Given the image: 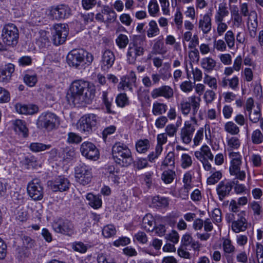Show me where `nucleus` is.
I'll list each match as a JSON object with an SVG mask.
<instances>
[{"label":"nucleus","instance_id":"14","mask_svg":"<svg viewBox=\"0 0 263 263\" xmlns=\"http://www.w3.org/2000/svg\"><path fill=\"white\" fill-rule=\"evenodd\" d=\"M49 14L55 20L65 19L71 14V10L67 5L62 4L52 6Z\"/></svg>","mask_w":263,"mask_h":263},{"label":"nucleus","instance_id":"46","mask_svg":"<svg viewBox=\"0 0 263 263\" xmlns=\"http://www.w3.org/2000/svg\"><path fill=\"white\" fill-rule=\"evenodd\" d=\"M133 84L134 83H132L129 80H127V78L125 77H123L121 81L118 85V89L120 90H126V89H128L130 91H132L133 90Z\"/></svg>","mask_w":263,"mask_h":263},{"label":"nucleus","instance_id":"55","mask_svg":"<svg viewBox=\"0 0 263 263\" xmlns=\"http://www.w3.org/2000/svg\"><path fill=\"white\" fill-rule=\"evenodd\" d=\"M181 166L183 168H186L192 164V160L190 156L186 154H183L181 156Z\"/></svg>","mask_w":263,"mask_h":263},{"label":"nucleus","instance_id":"4","mask_svg":"<svg viewBox=\"0 0 263 263\" xmlns=\"http://www.w3.org/2000/svg\"><path fill=\"white\" fill-rule=\"evenodd\" d=\"M246 213L245 211H241L238 214H231L227 217L228 222H231L232 231L238 233L245 231L248 228V221L246 218Z\"/></svg>","mask_w":263,"mask_h":263},{"label":"nucleus","instance_id":"38","mask_svg":"<svg viewBox=\"0 0 263 263\" xmlns=\"http://www.w3.org/2000/svg\"><path fill=\"white\" fill-rule=\"evenodd\" d=\"M176 173L175 171L172 170H167L162 173L161 179L165 183L169 184L173 182Z\"/></svg>","mask_w":263,"mask_h":263},{"label":"nucleus","instance_id":"24","mask_svg":"<svg viewBox=\"0 0 263 263\" xmlns=\"http://www.w3.org/2000/svg\"><path fill=\"white\" fill-rule=\"evenodd\" d=\"M154 219L151 214H147L143 218L141 227L147 232L154 231L155 229Z\"/></svg>","mask_w":263,"mask_h":263},{"label":"nucleus","instance_id":"8","mask_svg":"<svg viewBox=\"0 0 263 263\" xmlns=\"http://www.w3.org/2000/svg\"><path fill=\"white\" fill-rule=\"evenodd\" d=\"M86 51L82 49L71 50L67 56V63L70 67L81 69L84 65Z\"/></svg>","mask_w":263,"mask_h":263},{"label":"nucleus","instance_id":"22","mask_svg":"<svg viewBox=\"0 0 263 263\" xmlns=\"http://www.w3.org/2000/svg\"><path fill=\"white\" fill-rule=\"evenodd\" d=\"M219 84L222 87L228 86L232 90H235L238 88L239 78L237 76H234L231 78L224 77L221 79Z\"/></svg>","mask_w":263,"mask_h":263},{"label":"nucleus","instance_id":"17","mask_svg":"<svg viewBox=\"0 0 263 263\" xmlns=\"http://www.w3.org/2000/svg\"><path fill=\"white\" fill-rule=\"evenodd\" d=\"M151 96L154 99L159 97H163L169 100L173 97L174 91L171 86L163 85L154 89L151 92Z\"/></svg>","mask_w":263,"mask_h":263},{"label":"nucleus","instance_id":"44","mask_svg":"<svg viewBox=\"0 0 263 263\" xmlns=\"http://www.w3.org/2000/svg\"><path fill=\"white\" fill-rule=\"evenodd\" d=\"M222 248L224 253L227 254L233 253L235 252V247L230 239H224L222 242Z\"/></svg>","mask_w":263,"mask_h":263},{"label":"nucleus","instance_id":"5","mask_svg":"<svg viewBox=\"0 0 263 263\" xmlns=\"http://www.w3.org/2000/svg\"><path fill=\"white\" fill-rule=\"evenodd\" d=\"M1 38L3 42L9 47H14L18 43L19 31L13 24H6L2 31Z\"/></svg>","mask_w":263,"mask_h":263},{"label":"nucleus","instance_id":"63","mask_svg":"<svg viewBox=\"0 0 263 263\" xmlns=\"http://www.w3.org/2000/svg\"><path fill=\"white\" fill-rule=\"evenodd\" d=\"M236 258L237 261L239 263H247L248 260L247 253L244 251L237 253Z\"/></svg>","mask_w":263,"mask_h":263},{"label":"nucleus","instance_id":"45","mask_svg":"<svg viewBox=\"0 0 263 263\" xmlns=\"http://www.w3.org/2000/svg\"><path fill=\"white\" fill-rule=\"evenodd\" d=\"M102 100L106 107L107 112L108 114H115L116 113L115 111H112L111 109L112 98L109 99L107 97V92L105 91H103L102 92Z\"/></svg>","mask_w":263,"mask_h":263},{"label":"nucleus","instance_id":"23","mask_svg":"<svg viewBox=\"0 0 263 263\" xmlns=\"http://www.w3.org/2000/svg\"><path fill=\"white\" fill-rule=\"evenodd\" d=\"M229 157L231 159L229 171L240 169L242 164V157L240 154L239 153L231 152L229 154Z\"/></svg>","mask_w":263,"mask_h":263},{"label":"nucleus","instance_id":"27","mask_svg":"<svg viewBox=\"0 0 263 263\" xmlns=\"http://www.w3.org/2000/svg\"><path fill=\"white\" fill-rule=\"evenodd\" d=\"M201 66L205 71L210 72L215 69L216 62L212 58H204L201 61Z\"/></svg>","mask_w":263,"mask_h":263},{"label":"nucleus","instance_id":"16","mask_svg":"<svg viewBox=\"0 0 263 263\" xmlns=\"http://www.w3.org/2000/svg\"><path fill=\"white\" fill-rule=\"evenodd\" d=\"M234 186V182L231 180H222L216 186V191L219 200L223 201L230 195Z\"/></svg>","mask_w":263,"mask_h":263},{"label":"nucleus","instance_id":"1","mask_svg":"<svg viewBox=\"0 0 263 263\" xmlns=\"http://www.w3.org/2000/svg\"><path fill=\"white\" fill-rule=\"evenodd\" d=\"M96 96V89L89 82L82 79L74 80L67 93V100L74 106H85L92 103Z\"/></svg>","mask_w":263,"mask_h":263},{"label":"nucleus","instance_id":"7","mask_svg":"<svg viewBox=\"0 0 263 263\" xmlns=\"http://www.w3.org/2000/svg\"><path fill=\"white\" fill-rule=\"evenodd\" d=\"M68 32L69 29L66 24H58L54 25L52 30L53 43L56 46L63 44L66 41Z\"/></svg>","mask_w":263,"mask_h":263},{"label":"nucleus","instance_id":"61","mask_svg":"<svg viewBox=\"0 0 263 263\" xmlns=\"http://www.w3.org/2000/svg\"><path fill=\"white\" fill-rule=\"evenodd\" d=\"M228 145L231 149H237L240 146V142L238 138L232 137L228 140Z\"/></svg>","mask_w":263,"mask_h":263},{"label":"nucleus","instance_id":"59","mask_svg":"<svg viewBox=\"0 0 263 263\" xmlns=\"http://www.w3.org/2000/svg\"><path fill=\"white\" fill-rule=\"evenodd\" d=\"M134 166L138 170L143 169L148 165V162L146 159L138 158L134 162Z\"/></svg>","mask_w":263,"mask_h":263},{"label":"nucleus","instance_id":"28","mask_svg":"<svg viewBox=\"0 0 263 263\" xmlns=\"http://www.w3.org/2000/svg\"><path fill=\"white\" fill-rule=\"evenodd\" d=\"M86 198L89 201V205L93 208L97 209L102 206V200L99 196L88 193L86 195Z\"/></svg>","mask_w":263,"mask_h":263},{"label":"nucleus","instance_id":"37","mask_svg":"<svg viewBox=\"0 0 263 263\" xmlns=\"http://www.w3.org/2000/svg\"><path fill=\"white\" fill-rule=\"evenodd\" d=\"M175 154L173 152H170L165 156L161 164V169H164L167 166H174Z\"/></svg>","mask_w":263,"mask_h":263},{"label":"nucleus","instance_id":"12","mask_svg":"<svg viewBox=\"0 0 263 263\" xmlns=\"http://www.w3.org/2000/svg\"><path fill=\"white\" fill-rule=\"evenodd\" d=\"M27 192L29 196L34 200H40L43 198V187L39 179H33L28 183Z\"/></svg>","mask_w":263,"mask_h":263},{"label":"nucleus","instance_id":"54","mask_svg":"<svg viewBox=\"0 0 263 263\" xmlns=\"http://www.w3.org/2000/svg\"><path fill=\"white\" fill-rule=\"evenodd\" d=\"M148 12L152 15H154L159 10V7L157 0H151L148 6Z\"/></svg>","mask_w":263,"mask_h":263},{"label":"nucleus","instance_id":"50","mask_svg":"<svg viewBox=\"0 0 263 263\" xmlns=\"http://www.w3.org/2000/svg\"><path fill=\"white\" fill-rule=\"evenodd\" d=\"M72 249L81 253H85L87 250V247L81 241L74 242L72 244Z\"/></svg>","mask_w":263,"mask_h":263},{"label":"nucleus","instance_id":"26","mask_svg":"<svg viewBox=\"0 0 263 263\" xmlns=\"http://www.w3.org/2000/svg\"><path fill=\"white\" fill-rule=\"evenodd\" d=\"M13 128L16 133L26 137L28 136V129L25 122L21 120H16L13 123Z\"/></svg>","mask_w":263,"mask_h":263},{"label":"nucleus","instance_id":"20","mask_svg":"<svg viewBox=\"0 0 263 263\" xmlns=\"http://www.w3.org/2000/svg\"><path fill=\"white\" fill-rule=\"evenodd\" d=\"M14 67L13 64L9 63L0 70V82L7 83L10 81L11 75L14 71Z\"/></svg>","mask_w":263,"mask_h":263},{"label":"nucleus","instance_id":"31","mask_svg":"<svg viewBox=\"0 0 263 263\" xmlns=\"http://www.w3.org/2000/svg\"><path fill=\"white\" fill-rule=\"evenodd\" d=\"M102 13L106 15V23L114 22L117 17L116 13L108 6H104L102 8Z\"/></svg>","mask_w":263,"mask_h":263},{"label":"nucleus","instance_id":"29","mask_svg":"<svg viewBox=\"0 0 263 263\" xmlns=\"http://www.w3.org/2000/svg\"><path fill=\"white\" fill-rule=\"evenodd\" d=\"M189 100L192 103L193 115V116L191 118V119L192 121L196 123L197 120L195 117V115L197 113V111L199 108L201 99L199 97L192 96L189 97Z\"/></svg>","mask_w":263,"mask_h":263},{"label":"nucleus","instance_id":"49","mask_svg":"<svg viewBox=\"0 0 263 263\" xmlns=\"http://www.w3.org/2000/svg\"><path fill=\"white\" fill-rule=\"evenodd\" d=\"M224 39L230 48H233L235 45L234 34L231 30L228 31L224 35Z\"/></svg>","mask_w":263,"mask_h":263},{"label":"nucleus","instance_id":"19","mask_svg":"<svg viewBox=\"0 0 263 263\" xmlns=\"http://www.w3.org/2000/svg\"><path fill=\"white\" fill-rule=\"evenodd\" d=\"M195 130V126L190 121L185 122L184 126L180 132V137L184 143L189 144L191 142Z\"/></svg>","mask_w":263,"mask_h":263},{"label":"nucleus","instance_id":"48","mask_svg":"<svg viewBox=\"0 0 263 263\" xmlns=\"http://www.w3.org/2000/svg\"><path fill=\"white\" fill-rule=\"evenodd\" d=\"M21 239L23 245L26 249H31L35 246V240L32 239L30 236L26 235H22Z\"/></svg>","mask_w":263,"mask_h":263},{"label":"nucleus","instance_id":"10","mask_svg":"<svg viewBox=\"0 0 263 263\" xmlns=\"http://www.w3.org/2000/svg\"><path fill=\"white\" fill-rule=\"evenodd\" d=\"M144 53V49L140 43L134 40L129 44L126 53L127 61L130 64L135 63L138 57L142 56Z\"/></svg>","mask_w":263,"mask_h":263},{"label":"nucleus","instance_id":"62","mask_svg":"<svg viewBox=\"0 0 263 263\" xmlns=\"http://www.w3.org/2000/svg\"><path fill=\"white\" fill-rule=\"evenodd\" d=\"M212 218L214 223H219L221 222V212L219 209L215 208L213 210L212 214Z\"/></svg>","mask_w":263,"mask_h":263},{"label":"nucleus","instance_id":"42","mask_svg":"<svg viewBox=\"0 0 263 263\" xmlns=\"http://www.w3.org/2000/svg\"><path fill=\"white\" fill-rule=\"evenodd\" d=\"M116 43L120 49H124L129 44V40L127 35L120 34L116 40Z\"/></svg>","mask_w":263,"mask_h":263},{"label":"nucleus","instance_id":"52","mask_svg":"<svg viewBox=\"0 0 263 263\" xmlns=\"http://www.w3.org/2000/svg\"><path fill=\"white\" fill-rule=\"evenodd\" d=\"M252 140L253 143L258 144L263 141V136L260 130H254L252 134Z\"/></svg>","mask_w":263,"mask_h":263},{"label":"nucleus","instance_id":"57","mask_svg":"<svg viewBox=\"0 0 263 263\" xmlns=\"http://www.w3.org/2000/svg\"><path fill=\"white\" fill-rule=\"evenodd\" d=\"M67 141L69 143H78L82 141V138L78 134L70 132L68 134Z\"/></svg>","mask_w":263,"mask_h":263},{"label":"nucleus","instance_id":"30","mask_svg":"<svg viewBox=\"0 0 263 263\" xmlns=\"http://www.w3.org/2000/svg\"><path fill=\"white\" fill-rule=\"evenodd\" d=\"M168 204L166 198L159 196H155L152 198L151 206L155 208H164Z\"/></svg>","mask_w":263,"mask_h":263},{"label":"nucleus","instance_id":"41","mask_svg":"<svg viewBox=\"0 0 263 263\" xmlns=\"http://www.w3.org/2000/svg\"><path fill=\"white\" fill-rule=\"evenodd\" d=\"M149 146V143L147 139L139 140L136 144V150L139 153H144L146 152Z\"/></svg>","mask_w":263,"mask_h":263},{"label":"nucleus","instance_id":"2","mask_svg":"<svg viewBox=\"0 0 263 263\" xmlns=\"http://www.w3.org/2000/svg\"><path fill=\"white\" fill-rule=\"evenodd\" d=\"M112 155L115 161L122 166H128L133 162L130 149L123 143H115L112 147Z\"/></svg>","mask_w":263,"mask_h":263},{"label":"nucleus","instance_id":"35","mask_svg":"<svg viewBox=\"0 0 263 263\" xmlns=\"http://www.w3.org/2000/svg\"><path fill=\"white\" fill-rule=\"evenodd\" d=\"M51 147L50 144H45L42 143L33 142L29 145L30 149L35 153L40 152L49 149Z\"/></svg>","mask_w":263,"mask_h":263},{"label":"nucleus","instance_id":"32","mask_svg":"<svg viewBox=\"0 0 263 263\" xmlns=\"http://www.w3.org/2000/svg\"><path fill=\"white\" fill-rule=\"evenodd\" d=\"M167 108L165 104L156 102L153 104L152 113L155 116L161 115L166 111Z\"/></svg>","mask_w":263,"mask_h":263},{"label":"nucleus","instance_id":"34","mask_svg":"<svg viewBox=\"0 0 263 263\" xmlns=\"http://www.w3.org/2000/svg\"><path fill=\"white\" fill-rule=\"evenodd\" d=\"M189 99V98H188ZM192 103L190 100L188 101L183 99L178 105V108L183 115L187 116L191 110Z\"/></svg>","mask_w":263,"mask_h":263},{"label":"nucleus","instance_id":"9","mask_svg":"<svg viewBox=\"0 0 263 263\" xmlns=\"http://www.w3.org/2000/svg\"><path fill=\"white\" fill-rule=\"evenodd\" d=\"M52 228L55 232L68 236L76 233L73 223L68 219H58L53 223Z\"/></svg>","mask_w":263,"mask_h":263},{"label":"nucleus","instance_id":"39","mask_svg":"<svg viewBox=\"0 0 263 263\" xmlns=\"http://www.w3.org/2000/svg\"><path fill=\"white\" fill-rule=\"evenodd\" d=\"M152 50V52L155 54H163L166 52L162 40H158L155 43Z\"/></svg>","mask_w":263,"mask_h":263},{"label":"nucleus","instance_id":"47","mask_svg":"<svg viewBox=\"0 0 263 263\" xmlns=\"http://www.w3.org/2000/svg\"><path fill=\"white\" fill-rule=\"evenodd\" d=\"M116 233V230L114 226L108 224L105 226L102 230V234L106 238H110Z\"/></svg>","mask_w":263,"mask_h":263},{"label":"nucleus","instance_id":"3","mask_svg":"<svg viewBox=\"0 0 263 263\" xmlns=\"http://www.w3.org/2000/svg\"><path fill=\"white\" fill-rule=\"evenodd\" d=\"M60 124L59 118L55 114L51 112L42 113L36 122L38 128H45L47 131H51Z\"/></svg>","mask_w":263,"mask_h":263},{"label":"nucleus","instance_id":"13","mask_svg":"<svg viewBox=\"0 0 263 263\" xmlns=\"http://www.w3.org/2000/svg\"><path fill=\"white\" fill-rule=\"evenodd\" d=\"M80 152L84 157L91 160H97L100 156L98 149L90 142H83L81 145Z\"/></svg>","mask_w":263,"mask_h":263},{"label":"nucleus","instance_id":"36","mask_svg":"<svg viewBox=\"0 0 263 263\" xmlns=\"http://www.w3.org/2000/svg\"><path fill=\"white\" fill-rule=\"evenodd\" d=\"M224 129L232 135H236L239 133V127L232 121L227 122L224 125Z\"/></svg>","mask_w":263,"mask_h":263},{"label":"nucleus","instance_id":"6","mask_svg":"<svg viewBox=\"0 0 263 263\" xmlns=\"http://www.w3.org/2000/svg\"><path fill=\"white\" fill-rule=\"evenodd\" d=\"M99 122L98 117L93 114H86L79 120V128L86 135H89L95 130Z\"/></svg>","mask_w":263,"mask_h":263},{"label":"nucleus","instance_id":"21","mask_svg":"<svg viewBox=\"0 0 263 263\" xmlns=\"http://www.w3.org/2000/svg\"><path fill=\"white\" fill-rule=\"evenodd\" d=\"M211 12L208 13L203 16L202 19L199 20V28L204 34L208 33L211 30Z\"/></svg>","mask_w":263,"mask_h":263},{"label":"nucleus","instance_id":"15","mask_svg":"<svg viewBox=\"0 0 263 263\" xmlns=\"http://www.w3.org/2000/svg\"><path fill=\"white\" fill-rule=\"evenodd\" d=\"M48 184L53 192L67 191L71 185L69 180L63 176H58L54 180L48 182Z\"/></svg>","mask_w":263,"mask_h":263},{"label":"nucleus","instance_id":"25","mask_svg":"<svg viewBox=\"0 0 263 263\" xmlns=\"http://www.w3.org/2000/svg\"><path fill=\"white\" fill-rule=\"evenodd\" d=\"M16 110L21 114L33 115L38 112L39 108L35 105H17Z\"/></svg>","mask_w":263,"mask_h":263},{"label":"nucleus","instance_id":"53","mask_svg":"<svg viewBox=\"0 0 263 263\" xmlns=\"http://www.w3.org/2000/svg\"><path fill=\"white\" fill-rule=\"evenodd\" d=\"M221 177V173L219 171L216 172L208 178L207 183L210 185L214 184L218 182Z\"/></svg>","mask_w":263,"mask_h":263},{"label":"nucleus","instance_id":"58","mask_svg":"<svg viewBox=\"0 0 263 263\" xmlns=\"http://www.w3.org/2000/svg\"><path fill=\"white\" fill-rule=\"evenodd\" d=\"M134 239H135L139 243L144 244L148 241V238L146 234L142 231H139L135 234Z\"/></svg>","mask_w":263,"mask_h":263},{"label":"nucleus","instance_id":"51","mask_svg":"<svg viewBox=\"0 0 263 263\" xmlns=\"http://www.w3.org/2000/svg\"><path fill=\"white\" fill-rule=\"evenodd\" d=\"M37 77L36 74H26L24 77V81L28 86L30 87L34 86L37 82Z\"/></svg>","mask_w":263,"mask_h":263},{"label":"nucleus","instance_id":"18","mask_svg":"<svg viewBox=\"0 0 263 263\" xmlns=\"http://www.w3.org/2000/svg\"><path fill=\"white\" fill-rule=\"evenodd\" d=\"M115 61L114 53L110 50H106L102 52L100 61L101 68L103 71H107L110 68Z\"/></svg>","mask_w":263,"mask_h":263},{"label":"nucleus","instance_id":"60","mask_svg":"<svg viewBox=\"0 0 263 263\" xmlns=\"http://www.w3.org/2000/svg\"><path fill=\"white\" fill-rule=\"evenodd\" d=\"M230 173L231 175L234 176L235 178L234 179L239 180L241 181H243L246 178V173L244 171H241L240 169H239L237 171H230Z\"/></svg>","mask_w":263,"mask_h":263},{"label":"nucleus","instance_id":"40","mask_svg":"<svg viewBox=\"0 0 263 263\" xmlns=\"http://www.w3.org/2000/svg\"><path fill=\"white\" fill-rule=\"evenodd\" d=\"M160 75L163 80L168 79L172 77L171 73V64L169 63H165L163 66L159 70Z\"/></svg>","mask_w":263,"mask_h":263},{"label":"nucleus","instance_id":"11","mask_svg":"<svg viewBox=\"0 0 263 263\" xmlns=\"http://www.w3.org/2000/svg\"><path fill=\"white\" fill-rule=\"evenodd\" d=\"M75 177L77 182L85 185L90 182L92 175L91 169L89 166L84 163H81L75 168Z\"/></svg>","mask_w":263,"mask_h":263},{"label":"nucleus","instance_id":"43","mask_svg":"<svg viewBox=\"0 0 263 263\" xmlns=\"http://www.w3.org/2000/svg\"><path fill=\"white\" fill-rule=\"evenodd\" d=\"M116 102L118 106L120 107H124L129 105V100L124 93L118 95L116 99Z\"/></svg>","mask_w":263,"mask_h":263},{"label":"nucleus","instance_id":"64","mask_svg":"<svg viewBox=\"0 0 263 263\" xmlns=\"http://www.w3.org/2000/svg\"><path fill=\"white\" fill-rule=\"evenodd\" d=\"M255 252L257 258L259 257L261 259V262L263 263V246L259 242H257L255 245Z\"/></svg>","mask_w":263,"mask_h":263},{"label":"nucleus","instance_id":"33","mask_svg":"<svg viewBox=\"0 0 263 263\" xmlns=\"http://www.w3.org/2000/svg\"><path fill=\"white\" fill-rule=\"evenodd\" d=\"M159 29L157 23L155 21H151L148 24V28L146 33L148 37L151 38L158 35L159 34Z\"/></svg>","mask_w":263,"mask_h":263},{"label":"nucleus","instance_id":"56","mask_svg":"<svg viewBox=\"0 0 263 263\" xmlns=\"http://www.w3.org/2000/svg\"><path fill=\"white\" fill-rule=\"evenodd\" d=\"M157 144L156 147H159L161 150H163L162 145L165 144L167 141V135L165 133L158 134L157 137Z\"/></svg>","mask_w":263,"mask_h":263}]
</instances>
